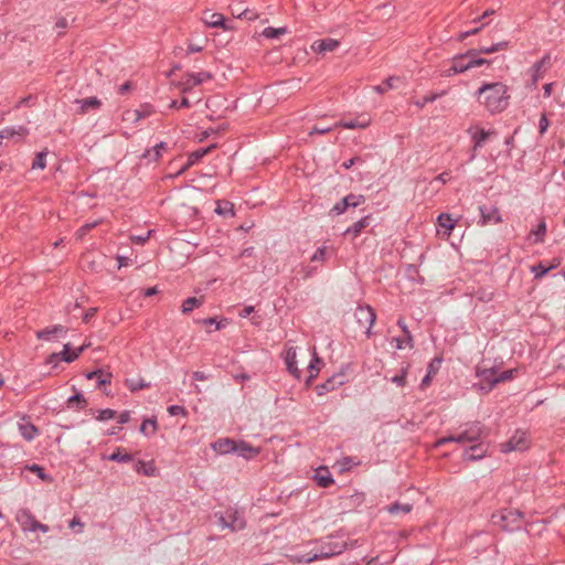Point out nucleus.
I'll use <instances>...</instances> for the list:
<instances>
[{
  "mask_svg": "<svg viewBox=\"0 0 565 565\" xmlns=\"http://www.w3.org/2000/svg\"><path fill=\"white\" fill-rule=\"evenodd\" d=\"M478 102L490 113L499 114L509 106L508 86L501 82L484 83L476 92Z\"/></svg>",
  "mask_w": 565,
  "mask_h": 565,
  "instance_id": "obj_1",
  "label": "nucleus"
},
{
  "mask_svg": "<svg viewBox=\"0 0 565 565\" xmlns=\"http://www.w3.org/2000/svg\"><path fill=\"white\" fill-rule=\"evenodd\" d=\"M489 435L487 428L484 425H482L480 422H473L469 425H467L466 429L461 431L460 434L448 437L439 438L435 446L440 447L447 443H458V444H465V443H476L479 440H482L487 438Z\"/></svg>",
  "mask_w": 565,
  "mask_h": 565,
  "instance_id": "obj_2",
  "label": "nucleus"
},
{
  "mask_svg": "<svg viewBox=\"0 0 565 565\" xmlns=\"http://www.w3.org/2000/svg\"><path fill=\"white\" fill-rule=\"evenodd\" d=\"M523 513L520 510L502 509L491 515L493 525L507 532H514L522 527Z\"/></svg>",
  "mask_w": 565,
  "mask_h": 565,
  "instance_id": "obj_3",
  "label": "nucleus"
},
{
  "mask_svg": "<svg viewBox=\"0 0 565 565\" xmlns=\"http://www.w3.org/2000/svg\"><path fill=\"white\" fill-rule=\"evenodd\" d=\"M345 543L342 541H334L330 539L328 542L322 543L320 546L310 551L299 557L300 562L311 563L318 559L329 558L339 555L343 552Z\"/></svg>",
  "mask_w": 565,
  "mask_h": 565,
  "instance_id": "obj_4",
  "label": "nucleus"
},
{
  "mask_svg": "<svg viewBox=\"0 0 565 565\" xmlns=\"http://www.w3.org/2000/svg\"><path fill=\"white\" fill-rule=\"evenodd\" d=\"M376 320V313L369 305L358 303L355 307V322L360 328H364L367 338L372 335V327Z\"/></svg>",
  "mask_w": 565,
  "mask_h": 565,
  "instance_id": "obj_5",
  "label": "nucleus"
},
{
  "mask_svg": "<svg viewBox=\"0 0 565 565\" xmlns=\"http://www.w3.org/2000/svg\"><path fill=\"white\" fill-rule=\"evenodd\" d=\"M529 448L527 434L523 430H516L514 435L501 444L502 452L522 451Z\"/></svg>",
  "mask_w": 565,
  "mask_h": 565,
  "instance_id": "obj_6",
  "label": "nucleus"
},
{
  "mask_svg": "<svg viewBox=\"0 0 565 565\" xmlns=\"http://www.w3.org/2000/svg\"><path fill=\"white\" fill-rule=\"evenodd\" d=\"M476 374L479 377L480 382L475 386L478 387L479 391L488 393L495 386V384H498L497 371L494 367H478Z\"/></svg>",
  "mask_w": 565,
  "mask_h": 565,
  "instance_id": "obj_7",
  "label": "nucleus"
},
{
  "mask_svg": "<svg viewBox=\"0 0 565 565\" xmlns=\"http://www.w3.org/2000/svg\"><path fill=\"white\" fill-rule=\"evenodd\" d=\"M218 523L223 529H230L232 531H241L246 526L245 520L233 509L227 510L226 515L220 514Z\"/></svg>",
  "mask_w": 565,
  "mask_h": 565,
  "instance_id": "obj_8",
  "label": "nucleus"
},
{
  "mask_svg": "<svg viewBox=\"0 0 565 565\" xmlns=\"http://www.w3.org/2000/svg\"><path fill=\"white\" fill-rule=\"evenodd\" d=\"M480 220L479 225L486 226L489 224H499L502 222V216L495 205H479Z\"/></svg>",
  "mask_w": 565,
  "mask_h": 565,
  "instance_id": "obj_9",
  "label": "nucleus"
},
{
  "mask_svg": "<svg viewBox=\"0 0 565 565\" xmlns=\"http://www.w3.org/2000/svg\"><path fill=\"white\" fill-rule=\"evenodd\" d=\"M488 454V446L479 440V443L466 448L462 458L467 461H477L483 459Z\"/></svg>",
  "mask_w": 565,
  "mask_h": 565,
  "instance_id": "obj_10",
  "label": "nucleus"
},
{
  "mask_svg": "<svg viewBox=\"0 0 565 565\" xmlns=\"http://www.w3.org/2000/svg\"><path fill=\"white\" fill-rule=\"evenodd\" d=\"M85 347H79L75 351H71L70 343L64 344L63 351L61 353H53L49 358V363L56 361L60 356L66 363H72L75 361L82 352H84Z\"/></svg>",
  "mask_w": 565,
  "mask_h": 565,
  "instance_id": "obj_11",
  "label": "nucleus"
},
{
  "mask_svg": "<svg viewBox=\"0 0 565 565\" xmlns=\"http://www.w3.org/2000/svg\"><path fill=\"white\" fill-rule=\"evenodd\" d=\"M297 352L294 347H289L288 343L286 344L285 353H284V360L287 367V371L294 375L296 379H300V370L297 367Z\"/></svg>",
  "mask_w": 565,
  "mask_h": 565,
  "instance_id": "obj_12",
  "label": "nucleus"
},
{
  "mask_svg": "<svg viewBox=\"0 0 565 565\" xmlns=\"http://www.w3.org/2000/svg\"><path fill=\"white\" fill-rule=\"evenodd\" d=\"M471 68L468 51L454 57L451 67L446 72L447 76L463 73Z\"/></svg>",
  "mask_w": 565,
  "mask_h": 565,
  "instance_id": "obj_13",
  "label": "nucleus"
},
{
  "mask_svg": "<svg viewBox=\"0 0 565 565\" xmlns=\"http://www.w3.org/2000/svg\"><path fill=\"white\" fill-rule=\"evenodd\" d=\"M216 148V145H210L205 148H200L189 154L186 163L175 173V175L182 174L185 170H188L191 166L195 164L200 159L210 153L213 149Z\"/></svg>",
  "mask_w": 565,
  "mask_h": 565,
  "instance_id": "obj_14",
  "label": "nucleus"
},
{
  "mask_svg": "<svg viewBox=\"0 0 565 565\" xmlns=\"http://www.w3.org/2000/svg\"><path fill=\"white\" fill-rule=\"evenodd\" d=\"M18 427L21 436L26 441H32L40 434L39 428L25 416L22 417L21 422H19Z\"/></svg>",
  "mask_w": 565,
  "mask_h": 565,
  "instance_id": "obj_15",
  "label": "nucleus"
},
{
  "mask_svg": "<svg viewBox=\"0 0 565 565\" xmlns=\"http://www.w3.org/2000/svg\"><path fill=\"white\" fill-rule=\"evenodd\" d=\"M468 131L473 140V151L483 147L490 136L495 135L494 130H486L483 128H470Z\"/></svg>",
  "mask_w": 565,
  "mask_h": 565,
  "instance_id": "obj_16",
  "label": "nucleus"
},
{
  "mask_svg": "<svg viewBox=\"0 0 565 565\" xmlns=\"http://www.w3.org/2000/svg\"><path fill=\"white\" fill-rule=\"evenodd\" d=\"M29 134V129L22 125L6 127L0 130V146L2 145L4 139H10L14 137L24 138Z\"/></svg>",
  "mask_w": 565,
  "mask_h": 565,
  "instance_id": "obj_17",
  "label": "nucleus"
},
{
  "mask_svg": "<svg viewBox=\"0 0 565 565\" xmlns=\"http://www.w3.org/2000/svg\"><path fill=\"white\" fill-rule=\"evenodd\" d=\"M15 520L23 531H33V524L36 522L33 514L26 509L19 510L17 512Z\"/></svg>",
  "mask_w": 565,
  "mask_h": 565,
  "instance_id": "obj_18",
  "label": "nucleus"
},
{
  "mask_svg": "<svg viewBox=\"0 0 565 565\" xmlns=\"http://www.w3.org/2000/svg\"><path fill=\"white\" fill-rule=\"evenodd\" d=\"M339 46V41L333 39H323L315 41L311 45L313 52L323 54L326 52H332Z\"/></svg>",
  "mask_w": 565,
  "mask_h": 565,
  "instance_id": "obj_19",
  "label": "nucleus"
},
{
  "mask_svg": "<svg viewBox=\"0 0 565 565\" xmlns=\"http://www.w3.org/2000/svg\"><path fill=\"white\" fill-rule=\"evenodd\" d=\"M185 85L183 92H186L190 87L202 84L205 81L212 79L213 75L210 72L189 73L186 75Z\"/></svg>",
  "mask_w": 565,
  "mask_h": 565,
  "instance_id": "obj_20",
  "label": "nucleus"
},
{
  "mask_svg": "<svg viewBox=\"0 0 565 565\" xmlns=\"http://www.w3.org/2000/svg\"><path fill=\"white\" fill-rule=\"evenodd\" d=\"M313 479L316 480L317 484L321 488H328L330 484L333 483V478L327 467H319L316 469L313 473Z\"/></svg>",
  "mask_w": 565,
  "mask_h": 565,
  "instance_id": "obj_21",
  "label": "nucleus"
},
{
  "mask_svg": "<svg viewBox=\"0 0 565 565\" xmlns=\"http://www.w3.org/2000/svg\"><path fill=\"white\" fill-rule=\"evenodd\" d=\"M238 456L245 459H252L259 454V449L250 446L248 443L241 440L235 444V450Z\"/></svg>",
  "mask_w": 565,
  "mask_h": 565,
  "instance_id": "obj_22",
  "label": "nucleus"
},
{
  "mask_svg": "<svg viewBox=\"0 0 565 565\" xmlns=\"http://www.w3.org/2000/svg\"><path fill=\"white\" fill-rule=\"evenodd\" d=\"M236 441L230 438H221L212 444L214 451L221 455L234 452Z\"/></svg>",
  "mask_w": 565,
  "mask_h": 565,
  "instance_id": "obj_23",
  "label": "nucleus"
},
{
  "mask_svg": "<svg viewBox=\"0 0 565 565\" xmlns=\"http://www.w3.org/2000/svg\"><path fill=\"white\" fill-rule=\"evenodd\" d=\"M550 66V55H544L540 61L535 62L531 67L532 79L535 84L542 78L544 71Z\"/></svg>",
  "mask_w": 565,
  "mask_h": 565,
  "instance_id": "obj_24",
  "label": "nucleus"
},
{
  "mask_svg": "<svg viewBox=\"0 0 565 565\" xmlns=\"http://www.w3.org/2000/svg\"><path fill=\"white\" fill-rule=\"evenodd\" d=\"M86 377L88 380H96V386L102 387L103 385L110 384L113 374L105 370L98 369L89 372Z\"/></svg>",
  "mask_w": 565,
  "mask_h": 565,
  "instance_id": "obj_25",
  "label": "nucleus"
},
{
  "mask_svg": "<svg viewBox=\"0 0 565 565\" xmlns=\"http://www.w3.org/2000/svg\"><path fill=\"white\" fill-rule=\"evenodd\" d=\"M75 104L78 105V114H86L89 109H98L102 106V102L95 96L75 99Z\"/></svg>",
  "mask_w": 565,
  "mask_h": 565,
  "instance_id": "obj_26",
  "label": "nucleus"
},
{
  "mask_svg": "<svg viewBox=\"0 0 565 565\" xmlns=\"http://www.w3.org/2000/svg\"><path fill=\"white\" fill-rule=\"evenodd\" d=\"M67 329L61 324L53 326L51 328H45L43 330L38 331L36 337L41 340H50L51 335L55 334H66Z\"/></svg>",
  "mask_w": 565,
  "mask_h": 565,
  "instance_id": "obj_27",
  "label": "nucleus"
},
{
  "mask_svg": "<svg viewBox=\"0 0 565 565\" xmlns=\"http://www.w3.org/2000/svg\"><path fill=\"white\" fill-rule=\"evenodd\" d=\"M342 375H334L327 380L323 384L317 386L318 394L322 395L324 392L333 391L337 386L343 384Z\"/></svg>",
  "mask_w": 565,
  "mask_h": 565,
  "instance_id": "obj_28",
  "label": "nucleus"
},
{
  "mask_svg": "<svg viewBox=\"0 0 565 565\" xmlns=\"http://www.w3.org/2000/svg\"><path fill=\"white\" fill-rule=\"evenodd\" d=\"M136 471L147 477H154L157 476L158 469L156 468L152 461L146 462L139 460L136 465Z\"/></svg>",
  "mask_w": 565,
  "mask_h": 565,
  "instance_id": "obj_29",
  "label": "nucleus"
},
{
  "mask_svg": "<svg viewBox=\"0 0 565 565\" xmlns=\"http://www.w3.org/2000/svg\"><path fill=\"white\" fill-rule=\"evenodd\" d=\"M204 23L211 28H223L224 30H228L230 28L225 24V19L221 13H211L209 17L204 18Z\"/></svg>",
  "mask_w": 565,
  "mask_h": 565,
  "instance_id": "obj_30",
  "label": "nucleus"
},
{
  "mask_svg": "<svg viewBox=\"0 0 565 565\" xmlns=\"http://www.w3.org/2000/svg\"><path fill=\"white\" fill-rule=\"evenodd\" d=\"M353 206V194L345 195L342 201L333 205L330 213L333 215H340L344 213L348 207Z\"/></svg>",
  "mask_w": 565,
  "mask_h": 565,
  "instance_id": "obj_31",
  "label": "nucleus"
},
{
  "mask_svg": "<svg viewBox=\"0 0 565 565\" xmlns=\"http://www.w3.org/2000/svg\"><path fill=\"white\" fill-rule=\"evenodd\" d=\"M559 265V262H555L551 266H544L542 263L534 265L531 267V271L534 274L535 279H540L545 276L550 270L556 268Z\"/></svg>",
  "mask_w": 565,
  "mask_h": 565,
  "instance_id": "obj_32",
  "label": "nucleus"
},
{
  "mask_svg": "<svg viewBox=\"0 0 565 565\" xmlns=\"http://www.w3.org/2000/svg\"><path fill=\"white\" fill-rule=\"evenodd\" d=\"M67 405H68V407H76L77 409H84L88 405V402L82 393H76L68 397Z\"/></svg>",
  "mask_w": 565,
  "mask_h": 565,
  "instance_id": "obj_33",
  "label": "nucleus"
},
{
  "mask_svg": "<svg viewBox=\"0 0 565 565\" xmlns=\"http://www.w3.org/2000/svg\"><path fill=\"white\" fill-rule=\"evenodd\" d=\"M361 555V559H355V565H382L377 554L375 555H363L361 551L355 552V557Z\"/></svg>",
  "mask_w": 565,
  "mask_h": 565,
  "instance_id": "obj_34",
  "label": "nucleus"
},
{
  "mask_svg": "<svg viewBox=\"0 0 565 565\" xmlns=\"http://www.w3.org/2000/svg\"><path fill=\"white\" fill-rule=\"evenodd\" d=\"M166 148H167V143L161 141V142L157 143L156 146H153L152 149L146 150L145 153L142 154V158H148L152 161H156L160 158L161 150H164Z\"/></svg>",
  "mask_w": 565,
  "mask_h": 565,
  "instance_id": "obj_35",
  "label": "nucleus"
},
{
  "mask_svg": "<svg viewBox=\"0 0 565 565\" xmlns=\"http://www.w3.org/2000/svg\"><path fill=\"white\" fill-rule=\"evenodd\" d=\"M413 505L411 503H401V502H394L391 505H388L387 511L391 514H407L412 511Z\"/></svg>",
  "mask_w": 565,
  "mask_h": 565,
  "instance_id": "obj_36",
  "label": "nucleus"
},
{
  "mask_svg": "<svg viewBox=\"0 0 565 565\" xmlns=\"http://www.w3.org/2000/svg\"><path fill=\"white\" fill-rule=\"evenodd\" d=\"M481 53L478 52V50L476 49H472V50H469L468 51V55H469V62L471 64V68L472 67H477V66H481V65H490V61L489 60H486L483 57H480Z\"/></svg>",
  "mask_w": 565,
  "mask_h": 565,
  "instance_id": "obj_37",
  "label": "nucleus"
},
{
  "mask_svg": "<svg viewBox=\"0 0 565 565\" xmlns=\"http://www.w3.org/2000/svg\"><path fill=\"white\" fill-rule=\"evenodd\" d=\"M203 303V300L201 298L196 297H189L186 298L181 306V311L183 313L191 312L194 308L200 307Z\"/></svg>",
  "mask_w": 565,
  "mask_h": 565,
  "instance_id": "obj_38",
  "label": "nucleus"
},
{
  "mask_svg": "<svg viewBox=\"0 0 565 565\" xmlns=\"http://www.w3.org/2000/svg\"><path fill=\"white\" fill-rule=\"evenodd\" d=\"M108 459L116 462H129L132 460V456L126 452L122 448H117Z\"/></svg>",
  "mask_w": 565,
  "mask_h": 565,
  "instance_id": "obj_39",
  "label": "nucleus"
},
{
  "mask_svg": "<svg viewBox=\"0 0 565 565\" xmlns=\"http://www.w3.org/2000/svg\"><path fill=\"white\" fill-rule=\"evenodd\" d=\"M126 385L131 392H136L149 387L150 383L142 379H128L126 380Z\"/></svg>",
  "mask_w": 565,
  "mask_h": 565,
  "instance_id": "obj_40",
  "label": "nucleus"
},
{
  "mask_svg": "<svg viewBox=\"0 0 565 565\" xmlns=\"http://www.w3.org/2000/svg\"><path fill=\"white\" fill-rule=\"evenodd\" d=\"M438 224L439 226L450 232L455 227L456 221L451 217L450 214L441 213L438 215Z\"/></svg>",
  "mask_w": 565,
  "mask_h": 565,
  "instance_id": "obj_41",
  "label": "nucleus"
},
{
  "mask_svg": "<svg viewBox=\"0 0 565 565\" xmlns=\"http://www.w3.org/2000/svg\"><path fill=\"white\" fill-rule=\"evenodd\" d=\"M321 363V360L317 356V354L315 353L313 355V359L312 361L310 362V364L308 365V371H309V376L306 381L307 385L310 384V382L317 377L318 373H319V367L317 366V364Z\"/></svg>",
  "mask_w": 565,
  "mask_h": 565,
  "instance_id": "obj_42",
  "label": "nucleus"
},
{
  "mask_svg": "<svg viewBox=\"0 0 565 565\" xmlns=\"http://www.w3.org/2000/svg\"><path fill=\"white\" fill-rule=\"evenodd\" d=\"M157 430V420L154 418H147L140 426V433L145 435H153Z\"/></svg>",
  "mask_w": 565,
  "mask_h": 565,
  "instance_id": "obj_43",
  "label": "nucleus"
},
{
  "mask_svg": "<svg viewBox=\"0 0 565 565\" xmlns=\"http://www.w3.org/2000/svg\"><path fill=\"white\" fill-rule=\"evenodd\" d=\"M287 33V29L286 28H271V26H268V28H265L264 31H263V35L267 39H276L282 34H286Z\"/></svg>",
  "mask_w": 565,
  "mask_h": 565,
  "instance_id": "obj_44",
  "label": "nucleus"
},
{
  "mask_svg": "<svg viewBox=\"0 0 565 565\" xmlns=\"http://www.w3.org/2000/svg\"><path fill=\"white\" fill-rule=\"evenodd\" d=\"M409 365H406L401 370V373L391 377V382L396 384L399 387H404L406 385V376L408 374Z\"/></svg>",
  "mask_w": 565,
  "mask_h": 565,
  "instance_id": "obj_45",
  "label": "nucleus"
},
{
  "mask_svg": "<svg viewBox=\"0 0 565 565\" xmlns=\"http://www.w3.org/2000/svg\"><path fill=\"white\" fill-rule=\"evenodd\" d=\"M445 90L440 92V93H434V94H430V95H426L424 96L420 100H416L415 102V105L419 108H423L425 105L429 104V103H433L435 102L437 98L441 97L443 95H445Z\"/></svg>",
  "mask_w": 565,
  "mask_h": 565,
  "instance_id": "obj_46",
  "label": "nucleus"
},
{
  "mask_svg": "<svg viewBox=\"0 0 565 565\" xmlns=\"http://www.w3.org/2000/svg\"><path fill=\"white\" fill-rule=\"evenodd\" d=\"M234 205L228 201H223L217 203V207L215 209V212L220 215H225L230 213L232 216L234 215L233 211Z\"/></svg>",
  "mask_w": 565,
  "mask_h": 565,
  "instance_id": "obj_47",
  "label": "nucleus"
},
{
  "mask_svg": "<svg viewBox=\"0 0 565 565\" xmlns=\"http://www.w3.org/2000/svg\"><path fill=\"white\" fill-rule=\"evenodd\" d=\"M46 151L38 152L32 162V169H44L46 167Z\"/></svg>",
  "mask_w": 565,
  "mask_h": 565,
  "instance_id": "obj_48",
  "label": "nucleus"
},
{
  "mask_svg": "<svg viewBox=\"0 0 565 565\" xmlns=\"http://www.w3.org/2000/svg\"><path fill=\"white\" fill-rule=\"evenodd\" d=\"M397 326L402 329V331L405 334L407 347L412 349L414 347V341H413V335H412L411 331L408 330V327L406 326V323L404 322L403 319H398Z\"/></svg>",
  "mask_w": 565,
  "mask_h": 565,
  "instance_id": "obj_49",
  "label": "nucleus"
},
{
  "mask_svg": "<svg viewBox=\"0 0 565 565\" xmlns=\"http://www.w3.org/2000/svg\"><path fill=\"white\" fill-rule=\"evenodd\" d=\"M441 363H443V358L441 356H435L430 363L428 364V367H427V373H429V375H435L438 373L440 366H441Z\"/></svg>",
  "mask_w": 565,
  "mask_h": 565,
  "instance_id": "obj_50",
  "label": "nucleus"
},
{
  "mask_svg": "<svg viewBox=\"0 0 565 565\" xmlns=\"http://www.w3.org/2000/svg\"><path fill=\"white\" fill-rule=\"evenodd\" d=\"M371 122V116L367 113H362L355 116V128H365Z\"/></svg>",
  "mask_w": 565,
  "mask_h": 565,
  "instance_id": "obj_51",
  "label": "nucleus"
},
{
  "mask_svg": "<svg viewBox=\"0 0 565 565\" xmlns=\"http://www.w3.org/2000/svg\"><path fill=\"white\" fill-rule=\"evenodd\" d=\"M28 469L32 472H35L40 479L43 481H52V478L45 473L44 468L39 465H31L28 467Z\"/></svg>",
  "mask_w": 565,
  "mask_h": 565,
  "instance_id": "obj_52",
  "label": "nucleus"
},
{
  "mask_svg": "<svg viewBox=\"0 0 565 565\" xmlns=\"http://www.w3.org/2000/svg\"><path fill=\"white\" fill-rule=\"evenodd\" d=\"M116 416V412L110 408L102 409L98 412V415L96 416V419L99 422H105L108 419H113Z\"/></svg>",
  "mask_w": 565,
  "mask_h": 565,
  "instance_id": "obj_53",
  "label": "nucleus"
},
{
  "mask_svg": "<svg viewBox=\"0 0 565 565\" xmlns=\"http://www.w3.org/2000/svg\"><path fill=\"white\" fill-rule=\"evenodd\" d=\"M371 215H365L361 217L359 221L355 222V235L362 231L363 228L367 227L372 222Z\"/></svg>",
  "mask_w": 565,
  "mask_h": 565,
  "instance_id": "obj_54",
  "label": "nucleus"
},
{
  "mask_svg": "<svg viewBox=\"0 0 565 565\" xmlns=\"http://www.w3.org/2000/svg\"><path fill=\"white\" fill-rule=\"evenodd\" d=\"M397 81V78L390 77L387 78L383 84L375 86L374 88L379 93L387 92L390 88L394 87V82Z\"/></svg>",
  "mask_w": 565,
  "mask_h": 565,
  "instance_id": "obj_55",
  "label": "nucleus"
},
{
  "mask_svg": "<svg viewBox=\"0 0 565 565\" xmlns=\"http://www.w3.org/2000/svg\"><path fill=\"white\" fill-rule=\"evenodd\" d=\"M545 232H546V225H545V222L544 221H541L539 224H537V227L535 231H533V234L535 235V242H541L543 236L545 235Z\"/></svg>",
  "mask_w": 565,
  "mask_h": 565,
  "instance_id": "obj_56",
  "label": "nucleus"
},
{
  "mask_svg": "<svg viewBox=\"0 0 565 565\" xmlns=\"http://www.w3.org/2000/svg\"><path fill=\"white\" fill-rule=\"evenodd\" d=\"M98 222L86 223L76 232L77 238H83L92 228H94Z\"/></svg>",
  "mask_w": 565,
  "mask_h": 565,
  "instance_id": "obj_57",
  "label": "nucleus"
},
{
  "mask_svg": "<svg viewBox=\"0 0 565 565\" xmlns=\"http://www.w3.org/2000/svg\"><path fill=\"white\" fill-rule=\"evenodd\" d=\"M335 466H339L340 471H349L352 468L351 457H344L341 461H338Z\"/></svg>",
  "mask_w": 565,
  "mask_h": 565,
  "instance_id": "obj_58",
  "label": "nucleus"
},
{
  "mask_svg": "<svg viewBox=\"0 0 565 565\" xmlns=\"http://www.w3.org/2000/svg\"><path fill=\"white\" fill-rule=\"evenodd\" d=\"M151 113H152L151 107H150V106H148V105H145V106H142V108H141V109H137V110L135 111L136 120H139V119H141V118H145V117H147V116L151 115Z\"/></svg>",
  "mask_w": 565,
  "mask_h": 565,
  "instance_id": "obj_59",
  "label": "nucleus"
},
{
  "mask_svg": "<svg viewBox=\"0 0 565 565\" xmlns=\"http://www.w3.org/2000/svg\"><path fill=\"white\" fill-rule=\"evenodd\" d=\"M331 130V127L330 126H323V125H315L310 130H309V135H313V134H319V135H322V134H327Z\"/></svg>",
  "mask_w": 565,
  "mask_h": 565,
  "instance_id": "obj_60",
  "label": "nucleus"
},
{
  "mask_svg": "<svg viewBox=\"0 0 565 565\" xmlns=\"http://www.w3.org/2000/svg\"><path fill=\"white\" fill-rule=\"evenodd\" d=\"M326 248L319 247L315 254L311 256V262H323L326 259Z\"/></svg>",
  "mask_w": 565,
  "mask_h": 565,
  "instance_id": "obj_61",
  "label": "nucleus"
},
{
  "mask_svg": "<svg viewBox=\"0 0 565 565\" xmlns=\"http://www.w3.org/2000/svg\"><path fill=\"white\" fill-rule=\"evenodd\" d=\"M190 106L191 103L186 97H183L180 102L172 100L170 104V108H189Z\"/></svg>",
  "mask_w": 565,
  "mask_h": 565,
  "instance_id": "obj_62",
  "label": "nucleus"
},
{
  "mask_svg": "<svg viewBox=\"0 0 565 565\" xmlns=\"http://www.w3.org/2000/svg\"><path fill=\"white\" fill-rule=\"evenodd\" d=\"M168 413L171 415V416H177V415H186V411L183 406H179V405H171L169 408H168Z\"/></svg>",
  "mask_w": 565,
  "mask_h": 565,
  "instance_id": "obj_63",
  "label": "nucleus"
},
{
  "mask_svg": "<svg viewBox=\"0 0 565 565\" xmlns=\"http://www.w3.org/2000/svg\"><path fill=\"white\" fill-rule=\"evenodd\" d=\"M78 527L76 530L77 533H81L84 529V523L81 521V519L78 516H74L71 521H70V527L72 530H74L75 527Z\"/></svg>",
  "mask_w": 565,
  "mask_h": 565,
  "instance_id": "obj_64",
  "label": "nucleus"
}]
</instances>
